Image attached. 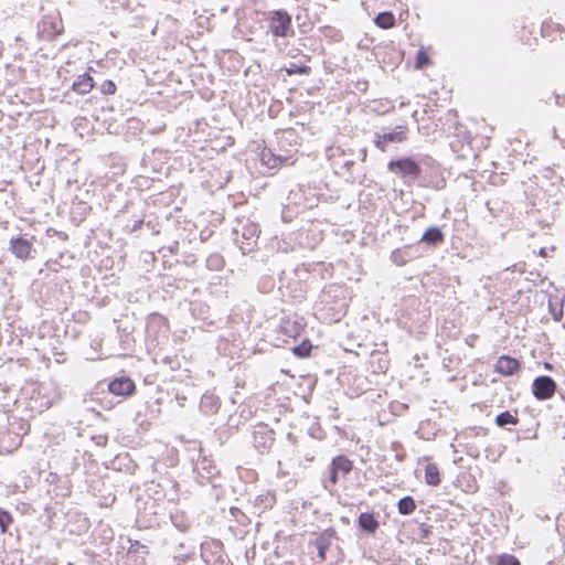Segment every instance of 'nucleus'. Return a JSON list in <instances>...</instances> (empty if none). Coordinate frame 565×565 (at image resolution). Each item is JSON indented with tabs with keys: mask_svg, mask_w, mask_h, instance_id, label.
Masks as SVG:
<instances>
[{
	"mask_svg": "<svg viewBox=\"0 0 565 565\" xmlns=\"http://www.w3.org/2000/svg\"><path fill=\"white\" fill-rule=\"evenodd\" d=\"M63 32V22L60 11L53 6L41 7V20L38 23V33L45 40H53Z\"/></svg>",
	"mask_w": 565,
	"mask_h": 565,
	"instance_id": "nucleus-1",
	"label": "nucleus"
},
{
	"mask_svg": "<svg viewBox=\"0 0 565 565\" xmlns=\"http://www.w3.org/2000/svg\"><path fill=\"white\" fill-rule=\"evenodd\" d=\"M387 169L402 179L409 180L417 179L422 173L420 166L411 157L391 160L387 163Z\"/></svg>",
	"mask_w": 565,
	"mask_h": 565,
	"instance_id": "nucleus-2",
	"label": "nucleus"
},
{
	"mask_svg": "<svg viewBox=\"0 0 565 565\" xmlns=\"http://www.w3.org/2000/svg\"><path fill=\"white\" fill-rule=\"evenodd\" d=\"M352 470H353V461L352 460H350L344 455L335 456L334 458H332L331 463L329 466V478L324 482V488L328 490H331L330 486L334 487L338 483L340 476L345 477Z\"/></svg>",
	"mask_w": 565,
	"mask_h": 565,
	"instance_id": "nucleus-3",
	"label": "nucleus"
},
{
	"mask_svg": "<svg viewBox=\"0 0 565 565\" xmlns=\"http://www.w3.org/2000/svg\"><path fill=\"white\" fill-rule=\"evenodd\" d=\"M269 30L276 38H287L295 34L291 28V15L285 10H275L270 13Z\"/></svg>",
	"mask_w": 565,
	"mask_h": 565,
	"instance_id": "nucleus-4",
	"label": "nucleus"
},
{
	"mask_svg": "<svg viewBox=\"0 0 565 565\" xmlns=\"http://www.w3.org/2000/svg\"><path fill=\"white\" fill-rule=\"evenodd\" d=\"M556 391L555 381L547 375L537 376L532 383V393L539 401L551 398Z\"/></svg>",
	"mask_w": 565,
	"mask_h": 565,
	"instance_id": "nucleus-5",
	"label": "nucleus"
},
{
	"mask_svg": "<svg viewBox=\"0 0 565 565\" xmlns=\"http://www.w3.org/2000/svg\"><path fill=\"white\" fill-rule=\"evenodd\" d=\"M274 430L267 425H258L253 431V445L262 454L268 451L274 444Z\"/></svg>",
	"mask_w": 565,
	"mask_h": 565,
	"instance_id": "nucleus-6",
	"label": "nucleus"
},
{
	"mask_svg": "<svg viewBox=\"0 0 565 565\" xmlns=\"http://www.w3.org/2000/svg\"><path fill=\"white\" fill-rule=\"evenodd\" d=\"M108 391L120 397H129L136 391L135 382L128 376L116 377L107 384Z\"/></svg>",
	"mask_w": 565,
	"mask_h": 565,
	"instance_id": "nucleus-7",
	"label": "nucleus"
},
{
	"mask_svg": "<svg viewBox=\"0 0 565 565\" xmlns=\"http://www.w3.org/2000/svg\"><path fill=\"white\" fill-rule=\"evenodd\" d=\"M334 537L335 531L333 529H327L311 542L317 548L318 557L321 562L326 561L327 551L330 548Z\"/></svg>",
	"mask_w": 565,
	"mask_h": 565,
	"instance_id": "nucleus-8",
	"label": "nucleus"
},
{
	"mask_svg": "<svg viewBox=\"0 0 565 565\" xmlns=\"http://www.w3.org/2000/svg\"><path fill=\"white\" fill-rule=\"evenodd\" d=\"M259 232L257 224L250 223L243 226L242 237L244 242L239 245V249L243 254H247L254 249Z\"/></svg>",
	"mask_w": 565,
	"mask_h": 565,
	"instance_id": "nucleus-9",
	"label": "nucleus"
},
{
	"mask_svg": "<svg viewBox=\"0 0 565 565\" xmlns=\"http://www.w3.org/2000/svg\"><path fill=\"white\" fill-rule=\"evenodd\" d=\"M521 367L519 360L510 355H501L494 366L495 372L503 376H510L516 373Z\"/></svg>",
	"mask_w": 565,
	"mask_h": 565,
	"instance_id": "nucleus-10",
	"label": "nucleus"
},
{
	"mask_svg": "<svg viewBox=\"0 0 565 565\" xmlns=\"http://www.w3.org/2000/svg\"><path fill=\"white\" fill-rule=\"evenodd\" d=\"M10 250L20 259H26L32 252V243L21 236L10 239Z\"/></svg>",
	"mask_w": 565,
	"mask_h": 565,
	"instance_id": "nucleus-11",
	"label": "nucleus"
},
{
	"mask_svg": "<svg viewBox=\"0 0 565 565\" xmlns=\"http://www.w3.org/2000/svg\"><path fill=\"white\" fill-rule=\"evenodd\" d=\"M223 544L220 541H205L201 543L200 552H201V558L203 562L209 565L211 559L216 557V555L222 552Z\"/></svg>",
	"mask_w": 565,
	"mask_h": 565,
	"instance_id": "nucleus-12",
	"label": "nucleus"
},
{
	"mask_svg": "<svg viewBox=\"0 0 565 565\" xmlns=\"http://www.w3.org/2000/svg\"><path fill=\"white\" fill-rule=\"evenodd\" d=\"M445 241V234L438 226L428 227L422 235L419 243H425L429 246H438Z\"/></svg>",
	"mask_w": 565,
	"mask_h": 565,
	"instance_id": "nucleus-13",
	"label": "nucleus"
},
{
	"mask_svg": "<svg viewBox=\"0 0 565 565\" xmlns=\"http://www.w3.org/2000/svg\"><path fill=\"white\" fill-rule=\"evenodd\" d=\"M358 525L361 531L367 534H374L377 531L380 523L373 513L363 512L358 518Z\"/></svg>",
	"mask_w": 565,
	"mask_h": 565,
	"instance_id": "nucleus-14",
	"label": "nucleus"
},
{
	"mask_svg": "<svg viewBox=\"0 0 565 565\" xmlns=\"http://www.w3.org/2000/svg\"><path fill=\"white\" fill-rule=\"evenodd\" d=\"M94 85L93 77L88 73H84L73 83L72 89L79 95H85L93 89Z\"/></svg>",
	"mask_w": 565,
	"mask_h": 565,
	"instance_id": "nucleus-15",
	"label": "nucleus"
},
{
	"mask_svg": "<svg viewBox=\"0 0 565 565\" xmlns=\"http://www.w3.org/2000/svg\"><path fill=\"white\" fill-rule=\"evenodd\" d=\"M407 126L398 125L391 132H384L383 140L387 141V143H399L407 139Z\"/></svg>",
	"mask_w": 565,
	"mask_h": 565,
	"instance_id": "nucleus-16",
	"label": "nucleus"
},
{
	"mask_svg": "<svg viewBox=\"0 0 565 565\" xmlns=\"http://www.w3.org/2000/svg\"><path fill=\"white\" fill-rule=\"evenodd\" d=\"M218 407V398L213 394H204L201 397L200 408L204 414H215Z\"/></svg>",
	"mask_w": 565,
	"mask_h": 565,
	"instance_id": "nucleus-17",
	"label": "nucleus"
},
{
	"mask_svg": "<svg viewBox=\"0 0 565 565\" xmlns=\"http://www.w3.org/2000/svg\"><path fill=\"white\" fill-rule=\"evenodd\" d=\"M163 499L174 502L179 499V483L170 478H163Z\"/></svg>",
	"mask_w": 565,
	"mask_h": 565,
	"instance_id": "nucleus-18",
	"label": "nucleus"
},
{
	"mask_svg": "<svg viewBox=\"0 0 565 565\" xmlns=\"http://www.w3.org/2000/svg\"><path fill=\"white\" fill-rule=\"evenodd\" d=\"M409 246L396 248L391 253L390 259L397 266L406 265L414 256L407 250Z\"/></svg>",
	"mask_w": 565,
	"mask_h": 565,
	"instance_id": "nucleus-19",
	"label": "nucleus"
},
{
	"mask_svg": "<svg viewBox=\"0 0 565 565\" xmlns=\"http://www.w3.org/2000/svg\"><path fill=\"white\" fill-rule=\"evenodd\" d=\"M426 483L436 487L440 483L439 469L436 463H428L425 467Z\"/></svg>",
	"mask_w": 565,
	"mask_h": 565,
	"instance_id": "nucleus-20",
	"label": "nucleus"
},
{
	"mask_svg": "<svg viewBox=\"0 0 565 565\" xmlns=\"http://www.w3.org/2000/svg\"><path fill=\"white\" fill-rule=\"evenodd\" d=\"M374 23L381 29H390L395 25V17L390 11H383L375 17Z\"/></svg>",
	"mask_w": 565,
	"mask_h": 565,
	"instance_id": "nucleus-21",
	"label": "nucleus"
},
{
	"mask_svg": "<svg viewBox=\"0 0 565 565\" xmlns=\"http://www.w3.org/2000/svg\"><path fill=\"white\" fill-rule=\"evenodd\" d=\"M416 509V503L413 497L406 495L397 502V510L403 515L412 514Z\"/></svg>",
	"mask_w": 565,
	"mask_h": 565,
	"instance_id": "nucleus-22",
	"label": "nucleus"
},
{
	"mask_svg": "<svg viewBox=\"0 0 565 565\" xmlns=\"http://www.w3.org/2000/svg\"><path fill=\"white\" fill-rule=\"evenodd\" d=\"M518 422V417L513 416L509 411L502 412L495 417V424L499 427H505L507 425H516Z\"/></svg>",
	"mask_w": 565,
	"mask_h": 565,
	"instance_id": "nucleus-23",
	"label": "nucleus"
},
{
	"mask_svg": "<svg viewBox=\"0 0 565 565\" xmlns=\"http://www.w3.org/2000/svg\"><path fill=\"white\" fill-rule=\"evenodd\" d=\"M548 312L551 313L554 321H561L563 318V303L558 302L557 299L548 300Z\"/></svg>",
	"mask_w": 565,
	"mask_h": 565,
	"instance_id": "nucleus-24",
	"label": "nucleus"
},
{
	"mask_svg": "<svg viewBox=\"0 0 565 565\" xmlns=\"http://www.w3.org/2000/svg\"><path fill=\"white\" fill-rule=\"evenodd\" d=\"M163 489H164L163 479L159 482L151 481L147 486V492L149 493V495H152L154 500L163 499V495H162Z\"/></svg>",
	"mask_w": 565,
	"mask_h": 565,
	"instance_id": "nucleus-25",
	"label": "nucleus"
},
{
	"mask_svg": "<svg viewBox=\"0 0 565 565\" xmlns=\"http://www.w3.org/2000/svg\"><path fill=\"white\" fill-rule=\"evenodd\" d=\"M312 345L309 340H303L300 344L294 347L292 352L298 358H307L310 355Z\"/></svg>",
	"mask_w": 565,
	"mask_h": 565,
	"instance_id": "nucleus-26",
	"label": "nucleus"
},
{
	"mask_svg": "<svg viewBox=\"0 0 565 565\" xmlns=\"http://www.w3.org/2000/svg\"><path fill=\"white\" fill-rule=\"evenodd\" d=\"M13 519L11 514L0 508V532L6 533L8 531L9 525L12 523Z\"/></svg>",
	"mask_w": 565,
	"mask_h": 565,
	"instance_id": "nucleus-27",
	"label": "nucleus"
},
{
	"mask_svg": "<svg viewBox=\"0 0 565 565\" xmlns=\"http://www.w3.org/2000/svg\"><path fill=\"white\" fill-rule=\"evenodd\" d=\"M286 72L288 75H295V74L309 75L311 72V67L308 65L291 64V66L289 68H287Z\"/></svg>",
	"mask_w": 565,
	"mask_h": 565,
	"instance_id": "nucleus-28",
	"label": "nucleus"
},
{
	"mask_svg": "<svg viewBox=\"0 0 565 565\" xmlns=\"http://www.w3.org/2000/svg\"><path fill=\"white\" fill-rule=\"evenodd\" d=\"M429 56L424 50H419L416 55L415 66L418 70L424 68L429 64Z\"/></svg>",
	"mask_w": 565,
	"mask_h": 565,
	"instance_id": "nucleus-29",
	"label": "nucleus"
},
{
	"mask_svg": "<svg viewBox=\"0 0 565 565\" xmlns=\"http://www.w3.org/2000/svg\"><path fill=\"white\" fill-rule=\"evenodd\" d=\"M262 161L263 163L269 166V167H275L277 164V162L281 161V158L280 157H275L270 151L268 152H263L262 153Z\"/></svg>",
	"mask_w": 565,
	"mask_h": 565,
	"instance_id": "nucleus-30",
	"label": "nucleus"
},
{
	"mask_svg": "<svg viewBox=\"0 0 565 565\" xmlns=\"http://www.w3.org/2000/svg\"><path fill=\"white\" fill-rule=\"evenodd\" d=\"M497 565H521L520 561L510 554H503L499 557Z\"/></svg>",
	"mask_w": 565,
	"mask_h": 565,
	"instance_id": "nucleus-31",
	"label": "nucleus"
},
{
	"mask_svg": "<svg viewBox=\"0 0 565 565\" xmlns=\"http://www.w3.org/2000/svg\"><path fill=\"white\" fill-rule=\"evenodd\" d=\"M100 92L105 95H113L116 93V84L110 79H106L100 85Z\"/></svg>",
	"mask_w": 565,
	"mask_h": 565,
	"instance_id": "nucleus-32",
	"label": "nucleus"
},
{
	"mask_svg": "<svg viewBox=\"0 0 565 565\" xmlns=\"http://www.w3.org/2000/svg\"><path fill=\"white\" fill-rule=\"evenodd\" d=\"M209 565H231L227 557L224 555L223 551L220 552L216 557L211 559Z\"/></svg>",
	"mask_w": 565,
	"mask_h": 565,
	"instance_id": "nucleus-33",
	"label": "nucleus"
},
{
	"mask_svg": "<svg viewBox=\"0 0 565 565\" xmlns=\"http://www.w3.org/2000/svg\"><path fill=\"white\" fill-rule=\"evenodd\" d=\"M143 225V220L142 218H138V220H135L132 222V224H127L125 226V230L129 233H135L137 232L138 230L141 228V226Z\"/></svg>",
	"mask_w": 565,
	"mask_h": 565,
	"instance_id": "nucleus-34",
	"label": "nucleus"
},
{
	"mask_svg": "<svg viewBox=\"0 0 565 565\" xmlns=\"http://www.w3.org/2000/svg\"><path fill=\"white\" fill-rule=\"evenodd\" d=\"M374 145L381 151H385L386 150L387 141L383 140V135L382 134H377L376 132L375 134V139H374Z\"/></svg>",
	"mask_w": 565,
	"mask_h": 565,
	"instance_id": "nucleus-35",
	"label": "nucleus"
},
{
	"mask_svg": "<svg viewBox=\"0 0 565 565\" xmlns=\"http://www.w3.org/2000/svg\"><path fill=\"white\" fill-rule=\"evenodd\" d=\"M171 520L174 526H177L180 531H185L188 529V524L182 520V518H179L178 515H171Z\"/></svg>",
	"mask_w": 565,
	"mask_h": 565,
	"instance_id": "nucleus-36",
	"label": "nucleus"
},
{
	"mask_svg": "<svg viewBox=\"0 0 565 565\" xmlns=\"http://www.w3.org/2000/svg\"><path fill=\"white\" fill-rule=\"evenodd\" d=\"M205 462H206L205 460L202 462L203 463L202 469L206 470L207 478H212V477L218 475V470L215 467L211 466L210 463H209V466H205Z\"/></svg>",
	"mask_w": 565,
	"mask_h": 565,
	"instance_id": "nucleus-37",
	"label": "nucleus"
},
{
	"mask_svg": "<svg viewBox=\"0 0 565 565\" xmlns=\"http://www.w3.org/2000/svg\"><path fill=\"white\" fill-rule=\"evenodd\" d=\"M555 103L558 106H563L564 103H565V96H561V95L555 94Z\"/></svg>",
	"mask_w": 565,
	"mask_h": 565,
	"instance_id": "nucleus-38",
	"label": "nucleus"
},
{
	"mask_svg": "<svg viewBox=\"0 0 565 565\" xmlns=\"http://www.w3.org/2000/svg\"><path fill=\"white\" fill-rule=\"evenodd\" d=\"M353 166H354V161H352V160H345L342 164V167L345 168L347 171H350Z\"/></svg>",
	"mask_w": 565,
	"mask_h": 565,
	"instance_id": "nucleus-39",
	"label": "nucleus"
},
{
	"mask_svg": "<svg viewBox=\"0 0 565 565\" xmlns=\"http://www.w3.org/2000/svg\"><path fill=\"white\" fill-rule=\"evenodd\" d=\"M95 439L97 440V445H106V443H107L106 436H98Z\"/></svg>",
	"mask_w": 565,
	"mask_h": 565,
	"instance_id": "nucleus-40",
	"label": "nucleus"
},
{
	"mask_svg": "<svg viewBox=\"0 0 565 565\" xmlns=\"http://www.w3.org/2000/svg\"><path fill=\"white\" fill-rule=\"evenodd\" d=\"M231 513H232V515H234V516H235L237 513H241V511H239V509H237V508H232V509H231Z\"/></svg>",
	"mask_w": 565,
	"mask_h": 565,
	"instance_id": "nucleus-41",
	"label": "nucleus"
},
{
	"mask_svg": "<svg viewBox=\"0 0 565 565\" xmlns=\"http://www.w3.org/2000/svg\"><path fill=\"white\" fill-rule=\"evenodd\" d=\"M177 249H178V243L175 242V243H174V246H171V247H170V252H171V253H174Z\"/></svg>",
	"mask_w": 565,
	"mask_h": 565,
	"instance_id": "nucleus-42",
	"label": "nucleus"
},
{
	"mask_svg": "<svg viewBox=\"0 0 565 565\" xmlns=\"http://www.w3.org/2000/svg\"><path fill=\"white\" fill-rule=\"evenodd\" d=\"M287 437H288V439H289V440L294 441V436H292V434H290V433H289V434L287 435Z\"/></svg>",
	"mask_w": 565,
	"mask_h": 565,
	"instance_id": "nucleus-43",
	"label": "nucleus"
},
{
	"mask_svg": "<svg viewBox=\"0 0 565 565\" xmlns=\"http://www.w3.org/2000/svg\"><path fill=\"white\" fill-rule=\"evenodd\" d=\"M540 255H543V256L545 255V249H544V248H542V249L540 250Z\"/></svg>",
	"mask_w": 565,
	"mask_h": 565,
	"instance_id": "nucleus-44",
	"label": "nucleus"
},
{
	"mask_svg": "<svg viewBox=\"0 0 565 565\" xmlns=\"http://www.w3.org/2000/svg\"><path fill=\"white\" fill-rule=\"evenodd\" d=\"M546 369H551V365L548 363L545 364Z\"/></svg>",
	"mask_w": 565,
	"mask_h": 565,
	"instance_id": "nucleus-45",
	"label": "nucleus"
},
{
	"mask_svg": "<svg viewBox=\"0 0 565 565\" xmlns=\"http://www.w3.org/2000/svg\"><path fill=\"white\" fill-rule=\"evenodd\" d=\"M548 565H555V564H552V563H551V564H548Z\"/></svg>",
	"mask_w": 565,
	"mask_h": 565,
	"instance_id": "nucleus-46",
	"label": "nucleus"
}]
</instances>
